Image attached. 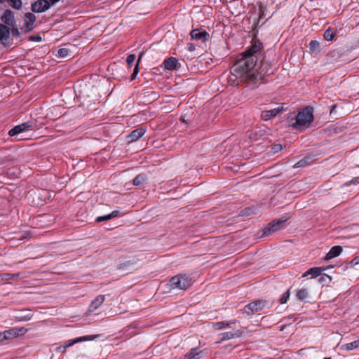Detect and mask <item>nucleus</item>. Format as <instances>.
I'll list each match as a JSON object with an SVG mask.
<instances>
[{"instance_id": "1", "label": "nucleus", "mask_w": 359, "mask_h": 359, "mask_svg": "<svg viewBox=\"0 0 359 359\" xmlns=\"http://www.w3.org/2000/svg\"><path fill=\"white\" fill-rule=\"evenodd\" d=\"M263 44L260 41L254 39L252 44L244 52L241 53L231 69V72L236 79L254 84L259 75L256 74L255 67L257 62V54L262 50Z\"/></svg>"}, {"instance_id": "2", "label": "nucleus", "mask_w": 359, "mask_h": 359, "mask_svg": "<svg viewBox=\"0 0 359 359\" xmlns=\"http://www.w3.org/2000/svg\"><path fill=\"white\" fill-rule=\"evenodd\" d=\"M313 119V108H304L297 114L295 122L292 123V127L298 130H303L311 125Z\"/></svg>"}, {"instance_id": "3", "label": "nucleus", "mask_w": 359, "mask_h": 359, "mask_svg": "<svg viewBox=\"0 0 359 359\" xmlns=\"http://www.w3.org/2000/svg\"><path fill=\"white\" fill-rule=\"evenodd\" d=\"M191 285V278L187 275H178L172 277L169 280V285L171 289L181 290H187Z\"/></svg>"}, {"instance_id": "4", "label": "nucleus", "mask_w": 359, "mask_h": 359, "mask_svg": "<svg viewBox=\"0 0 359 359\" xmlns=\"http://www.w3.org/2000/svg\"><path fill=\"white\" fill-rule=\"evenodd\" d=\"M287 220V218L285 217H283L278 219H274L263 229L262 236H267L273 232L284 229L285 227V222Z\"/></svg>"}, {"instance_id": "5", "label": "nucleus", "mask_w": 359, "mask_h": 359, "mask_svg": "<svg viewBox=\"0 0 359 359\" xmlns=\"http://www.w3.org/2000/svg\"><path fill=\"white\" fill-rule=\"evenodd\" d=\"M266 306L267 302L266 301L258 299L246 305L243 309L240 310V312L243 314L250 316L255 312L264 309Z\"/></svg>"}, {"instance_id": "6", "label": "nucleus", "mask_w": 359, "mask_h": 359, "mask_svg": "<svg viewBox=\"0 0 359 359\" xmlns=\"http://www.w3.org/2000/svg\"><path fill=\"white\" fill-rule=\"evenodd\" d=\"M35 124L33 122L28 121L22 124L15 126L8 131L10 137H15L25 132L30 131L34 129Z\"/></svg>"}, {"instance_id": "7", "label": "nucleus", "mask_w": 359, "mask_h": 359, "mask_svg": "<svg viewBox=\"0 0 359 359\" xmlns=\"http://www.w3.org/2000/svg\"><path fill=\"white\" fill-rule=\"evenodd\" d=\"M0 41L4 47H10L13 40L10 37V27L0 22Z\"/></svg>"}, {"instance_id": "8", "label": "nucleus", "mask_w": 359, "mask_h": 359, "mask_svg": "<svg viewBox=\"0 0 359 359\" xmlns=\"http://www.w3.org/2000/svg\"><path fill=\"white\" fill-rule=\"evenodd\" d=\"M273 68L271 65L268 62L262 61L259 67V72L256 69V74L259 75V77L258 79H256L254 84L261 83L264 80L265 76L270 75L273 74Z\"/></svg>"}, {"instance_id": "9", "label": "nucleus", "mask_w": 359, "mask_h": 359, "mask_svg": "<svg viewBox=\"0 0 359 359\" xmlns=\"http://www.w3.org/2000/svg\"><path fill=\"white\" fill-rule=\"evenodd\" d=\"M53 4L48 0H37L32 4L31 9L34 13H43L48 10Z\"/></svg>"}, {"instance_id": "10", "label": "nucleus", "mask_w": 359, "mask_h": 359, "mask_svg": "<svg viewBox=\"0 0 359 359\" xmlns=\"http://www.w3.org/2000/svg\"><path fill=\"white\" fill-rule=\"evenodd\" d=\"M99 337V335H88V336H83L79 337L73 339L68 340L65 345L62 346L63 348V352H65L67 348L72 346L73 345L83 341H92L95 339H97Z\"/></svg>"}, {"instance_id": "11", "label": "nucleus", "mask_w": 359, "mask_h": 359, "mask_svg": "<svg viewBox=\"0 0 359 359\" xmlns=\"http://www.w3.org/2000/svg\"><path fill=\"white\" fill-rule=\"evenodd\" d=\"M2 24L8 27L16 25L14 13L11 10H6L1 17Z\"/></svg>"}, {"instance_id": "12", "label": "nucleus", "mask_w": 359, "mask_h": 359, "mask_svg": "<svg viewBox=\"0 0 359 359\" xmlns=\"http://www.w3.org/2000/svg\"><path fill=\"white\" fill-rule=\"evenodd\" d=\"M36 19V16L32 13H25L23 27L25 32H30L34 29Z\"/></svg>"}, {"instance_id": "13", "label": "nucleus", "mask_w": 359, "mask_h": 359, "mask_svg": "<svg viewBox=\"0 0 359 359\" xmlns=\"http://www.w3.org/2000/svg\"><path fill=\"white\" fill-rule=\"evenodd\" d=\"M243 333V330L241 329L234 330V332H226L221 333L219 334L220 341H219V343L225 340H229L233 338H238L242 336Z\"/></svg>"}, {"instance_id": "14", "label": "nucleus", "mask_w": 359, "mask_h": 359, "mask_svg": "<svg viewBox=\"0 0 359 359\" xmlns=\"http://www.w3.org/2000/svg\"><path fill=\"white\" fill-rule=\"evenodd\" d=\"M283 110V107H276L270 110H264L262 111L261 118L264 121H269L277 116Z\"/></svg>"}, {"instance_id": "15", "label": "nucleus", "mask_w": 359, "mask_h": 359, "mask_svg": "<svg viewBox=\"0 0 359 359\" xmlns=\"http://www.w3.org/2000/svg\"><path fill=\"white\" fill-rule=\"evenodd\" d=\"M191 36L193 39L207 41L209 39V34L205 31H202L199 29H193L191 33Z\"/></svg>"}, {"instance_id": "16", "label": "nucleus", "mask_w": 359, "mask_h": 359, "mask_svg": "<svg viewBox=\"0 0 359 359\" xmlns=\"http://www.w3.org/2000/svg\"><path fill=\"white\" fill-rule=\"evenodd\" d=\"M104 299V295H98L90 304L88 307V311L94 312L95 311H96L102 305Z\"/></svg>"}, {"instance_id": "17", "label": "nucleus", "mask_w": 359, "mask_h": 359, "mask_svg": "<svg viewBox=\"0 0 359 359\" xmlns=\"http://www.w3.org/2000/svg\"><path fill=\"white\" fill-rule=\"evenodd\" d=\"M144 133L145 130L142 128L133 130L128 137V142H133L138 140Z\"/></svg>"}, {"instance_id": "18", "label": "nucleus", "mask_w": 359, "mask_h": 359, "mask_svg": "<svg viewBox=\"0 0 359 359\" xmlns=\"http://www.w3.org/2000/svg\"><path fill=\"white\" fill-rule=\"evenodd\" d=\"M342 252V248L339 245L332 247L326 255L325 259L329 260L339 256Z\"/></svg>"}, {"instance_id": "19", "label": "nucleus", "mask_w": 359, "mask_h": 359, "mask_svg": "<svg viewBox=\"0 0 359 359\" xmlns=\"http://www.w3.org/2000/svg\"><path fill=\"white\" fill-rule=\"evenodd\" d=\"M236 323H237L236 320L213 323L212 327L215 330H220L225 329L226 327H230L231 324H234Z\"/></svg>"}, {"instance_id": "20", "label": "nucleus", "mask_w": 359, "mask_h": 359, "mask_svg": "<svg viewBox=\"0 0 359 359\" xmlns=\"http://www.w3.org/2000/svg\"><path fill=\"white\" fill-rule=\"evenodd\" d=\"M324 268L321 267H313L306 271L303 275L302 277H306L309 275H311L312 278H316L320 276L323 271H324Z\"/></svg>"}, {"instance_id": "21", "label": "nucleus", "mask_w": 359, "mask_h": 359, "mask_svg": "<svg viewBox=\"0 0 359 359\" xmlns=\"http://www.w3.org/2000/svg\"><path fill=\"white\" fill-rule=\"evenodd\" d=\"M119 216H121L120 211H118V210H114L111 213L108 214L107 215L97 217L95 219V222H104V221L109 220V219H111L112 218L118 217Z\"/></svg>"}, {"instance_id": "22", "label": "nucleus", "mask_w": 359, "mask_h": 359, "mask_svg": "<svg viewBox=\"0 0 359 359\" xmlns=\"http://www.w3.org/2000/svg\"><path fill=\"white\" fill-rule=\"evenodd\" d=\"M177 62L178 60L175 57H170L164 61V68L168 70H173L176 69Z\"/></svg>"}, {"instance_id": "23", "label": "nucleus", "mask_w": 359, "mask_h": 359, "mask_svg": "<svg viewBox=\"0 0 359 359\" xmlns=\"http://www.w3.org/2000/svg\"><path fill=\"white\" fill-rule=\"evenodd\" d=\"M203 357L202 351H198L197 348H192L185 355L184 359H201Z\"/></svg>"}, {"instance_id": "24", "label": "nucleus", "mask_w": 359, "mask_h": 359, "mask_svg": "<svg viewBox=\"0 0 359 359\" xmlns=\"http://www.w3.org/2000/svg\"><path fill=\"white\" fill-rule=\"evenodd\" d=\"M20 276V273H0V282L4 281V282H8L11 278H17Z\"/></svg>"}, {"instance_id": "25", "label": "nucleus", "mask_w": 359, "mask_h": 359, "mask_svg": "<svg viewBox=\"0 0 359 359\" xmlns=\"http://www.w3.org/2000/svg\"><path fill=\"white\" fill-rule=\"evenodd\" d=\"M147 177L143 174L137 175L133 180V184L135 186H140L147 182Z\"/></svg>"}, {"instance_id": "26", "label": "nucleus", "mask_w": 359, "mask_h": 359, "mask_svg": "<svg viewBox=\"0 0 359 359\" xmlns=\"http://www.w3.org/2000/svg\"><path fill=\"white\" fill-rule=\"evenodd\" d=\"M309 297V291L306 288H301L297 292V297L299 301H304Z\"/></svg>"}, {"instance_id": "27", "label": "nucleus", "mask_w": 359, "mask_h": 359, "mask_svg": "<svg viewBox=\"0 0 359 359\" xmlns=\"http://www.w3.org/2000/svg\"><path fill=\"white\" fill-rule=\"evenodd\" d=\"M18 335H20V333L17 328L11 329L4 332V338H6V339Z\"/></svg>"}, {"instance_id": "28", "label": "nucleus", "mask_w": 359, "mask_h": 359, "mask_svg": "<svg viewBox=\"0 0 359 359\" xmlns=\"http://www.w3.org/2000/svg\"><path fill=\"white\" fill-rule=\"evenodd\" d=\"M335 32L333 29L329 28L324 33V38L327 41H332L335 36Z\"/></svg>"}, {"instance_id": "29", "label": "nucleus", "mask_w": 359, "mask_h": 359, "mask_svg": "<svg viewBox=\"0 0 359 359\" xmlns=\"http://www.w3.org/2000/svg\"><path fill=\"white\" fill-rule=\"evenodd\" d=\"M143 55V53H141L140 55H139V57H138V60H137V62L135 65V67L133 69V74H131V80H133L136 78L138 72H139V63L142 59V57Z\"/></svg>"}, {"instance_id": "30", "label": "nucleus", "mask_w": 359, "mask_h": 359, "mask_svg": "<svg viewBox=\"0 0 359 359\" xmlns=\"http://www.w3.org/2000/svg\"><path fill=\"white\" fill-rule=\"evenodd\" d=\"M345 349L348 351L357 349L359 348V340H356L354 341H352L351 343H348L345 344L344 346Z\"/></svg>"}, {"instance_id": "31", "label": "nucleus", "mask_w": 359, "mask_h": 359, "mask_svg": "<svg viewBox=\"0 0 359 359\" xmlns=\"http://www.w3.org/2000/svg\"><path fill=\"white\" fill-rule=\"evenodd\" d=\"M12 35L13 37H20V32L17 27V25L10 27V35Z\"/></svg>"}, {"instance_id": "32", "label": "nucleus", "mask_w": 359, "mask_h": 359, "mask_svg": "<svg viewBox=\"0 0 359 359\" xmlns=\"http://www.w3.org/2000/svg\"><path fill=\"white\" fill-rule=\"evenodd\" d=\"M290 297V290H287L285 292H284L281 297L280 298V304H285L287 301V299Z\"/></svg>"}, {"instance_id": "33", "label": "nucleus", "mask_w": 359, "mask_h": 359, "mask_svg": "<svg viewBox=\"0 0 359 359\" xmlns=\"http://www.w3.org/2000/svg\"><path fill=\"white\" fill-rule=\"evenodd\" d=\"M319 46L318 41L312 40L309 43V48L311 51H316L319 48Z\"/></svg>"}, {"instance_id": "34", "label": "nucleus", "mask_w": 359, "mask_h": 359, "mask_svg": "<svg viewBox=\"0 0 359 359\" xmlns=\"http://www.w3.org/2000/svg\"><path fill=\"white\" fill-rule=\"evenodd\" d=\"M307 165V161L305 159H302L296 163L294 165V168H303Z\"/></svg>"}, {"instance_id": "35", "label": "nucleus", "mask_w": 359, "mask_h": 359, "mask_svg": "<svg viewBox=\"0 0 359 359\" xmlns=\"http://www.w3.org/2000/svg\"><path fill=\"white\" fill-rule=\"evenodd\" d=\"M69 54V50L66 48H62L58 50V55L61 57H65Z\"/></svg>"}, {"instance_id": "36", "label": "nucleus", "mask_w": 359, "mask_h": 359, "mask_svg": "<svg viewBox=\"0 0 359 359\" xmlns=\"http://www.w3.org/2000/svg\"><path fill=\"white\" fill-rule=\"evenodd\" d=\"M135 54H130L127 58H126V62L128 66L132 65V64L134 62L135 60Z\"/></svg>"}, {"instance_id": "37", "label": "nucleus", "mask_w": 359, "mask_h": 359, "mask_svg": "<svg viewBox=\"0 0 359 359\" xmlns=\"http://www.w3.org/2000/svg\"><path fill=\"white\" fill-rule=\"evenodd\" d=\"M282 149H283L282 145L279 144H275L272 147V150L273 151L274 153H277V152L281 151Z\"/></svg>"}, {"instance_id": "38", "label": "nucleus", "mask_w": 359, "mask_h": 359, "mask_svg": "<svg viewBox=\"0 0 359 359\" xmlns=\"http://www.w3.org/2000/svg\"><path fill=\"white\" fill-rule=\"evenodd\" d=\"M358 183H359V176L353 178L348 183H346V185Z\"/></svg>"}, {"instance_id": "39", "label": "nucleus", "mask_w": 359, "mask_h": 359, "mask_svg": "<svg viewBox=\"0 0 359 359\" xmlns=\"http://www.w3.org/2000/svg\"><path fill=\"white\" fill-rule=\"evenodd\" d=\"M29 40L33 41H41V37L40 36H30Z\"/></svg>"}, {"instance_id": "40", "label": "nucleus", "mask_w": 359, "mask_h": 359, "mask_svg": "<svg viewBox=\"0 0 359 359\" xmlns=\"http://www.w3.org/2000/svg\"><path fill=\"white\" fill-rule=\"evenodd\" d=\"M350 263H351V264H352L353 266L359 264V257H355L354 259H353Z\"/></svg>"}, {"instance_id": "41", "label": "nucleus", "mask_w": 359, "mask_h": 359, "mask_svg": "<svg viewBox=\"0 0 359 359\" xmlns=\"http://www.w3.org/2000/svg\"><path fill=\"white\" fill-rule=\"evenodd\" d=\"M187 49L189 51H194L195 50V46L193 43H188Z\"/></svg>"}, {"instance_id": "42", "label": "nucleus", "mask_w": 359, "mask_h": 359, "mask_svg": "<svg viewBox=\"0 0 359 359\" xmlns=\"http://www.w3.org/2000/svg\"><path fill=\"white\" fill-rule=\"evenodd\" d=\"M17 330H18L20 334H24L27 331V330L25 327L17 328Z\"/></svg>"}, {"instance_id": "43", "label": "nucleus", "mask_w": 359, "mask_h": 359, "mask_svg": "<svg viewBox=\"0 0 359 359\" xmlns=\"http://www.w3.org/2000/svg\"><path fill=\"white\" fill-rule=\"evenodd\" d=\"M4 339H6L4 338V332H0V341H4Z\"/></svg>"}, {"instance_id": "44", "label": "nucleus", "mask_w": 359, "mask_h": 359, "mask_svg": "<svg viewBox=\"0 0 359 359\" xmlns=\"http://www.w3.org/2000/svg\"><path fill=\"white\" fill-rule=\"evenodd\" d=\"M51 4L54 5L55 4H56L57 2H58L60 0H48Z\"/></svg>"}, {"instance_id": "45", "label": "nucleus", "mask_w": 359, "mask_h": 359, "mask_svg": "<svg viewBox=\"0 0 359 359\" xmlns=\"http://www.w3.org/2000/svg\"><path fill=\"white\" fill-rule=\"evenodd\" d=\"M336 108V105H333L330 109V114H332Z\"/></svg>"}, {"instance_id": "46", "label": "nucleus", "mask_w": 359, "mask_h": 359, "mask_svg": "<svg viewBox=\"0 0 359 359\" xmlns=\"http://www.w3.org/2000/svg\"><path fill=\"white\" fill-rule=\"evenodd\" d=\"M57 351H60V352H63V348H62V346H60L59 347H57Z\"/></svg>"}, {"instance_id": "47", "label": "nucleus", "mask_w": 359, "mask_h": 359, "mask_svg": "<svg viewBox=\"0 0 359 359\" xmlns=\"http://www.w3.org/2000/svg\"><path fill=\"white\" fill-rule=\"evenodd\" d=\"M31 317L25 316V318H22V320H30Z\"/></svg>"}, {"instance_id": "48", "label": "nucleus", "mask_w": 359, "mask_h": 359, "mask_svg": "<svg viewBox=\"0 0 359 359\" xmlns=\"http://www.w3.org/2000/svg\"><path fill=\"white\" fill-rule=\"evenodd\" d=\"M263 17H264V13H262V14L261 15H259V18H263Z\"/></svg>"}, {"instance_id": "49", "label": "nucleus", "mask_w": 359, "mask_h": 359, "mask_svg": "<svg viewBox=\"0 0 359 359\" xmlns=\"http://www.w3.org/2000/svg\"><path fill=\"white\" fill-rule=\"evenodd\" d=\"M324 359H331V358H325Z\"/></svg>"}]
</instances>
